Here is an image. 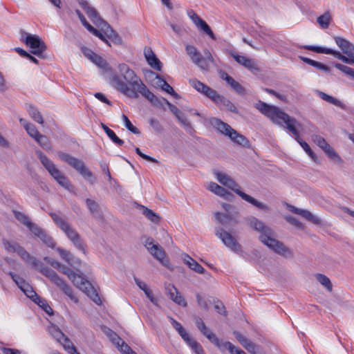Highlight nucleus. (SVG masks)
<instances>
[{"label": "nucleus", "mask_w": 354, "mask_h": 354, "mask_svg": "<svg viewBox=\"0 0 354 354\" xmlns=\"http://www.w3.org/2000/svg\"><path fill=\"white\" fill-rule=\"evenodd\" d=\"M16 253L28 265L37 269L43 275L48 278L60 290L67 295L73 302L78 303L77 297L73 294L71 287L51 268L44 266L38 259L32 257L26 250L19 246Z\"/></svg>", "instance_id": "3"}, {"label": "nucleus", "mask_w": 354, "mask_h": 354, "mask_svg": "<svg viewBox=\"0 0 354 354\" xmlns=\"http://www.w3.org/2000/svg\"><path fill=\"white\" fill-rule=\"evenodd\" d=\"M201 333L205 335L212 343H213L215 346H219V343L221 341L218 339V338L216 336L214 333L211 332L207 327L205 328V330H203Z\"/></svg>", "instance_id": "46"}, {"label": "nucleus", "mask_w": 354, "mask_h": 354, "mask_svg": "<svg viewBox=\"0 0 354 354\" xmlns=\"http://www.w3.org/2000/svg\"><path fill=\"white\" fill-rule=\"evenodd\" d=\"M122 118L124 122L125 127H127V129L129 131H130L131 132H132L133 133H134L136 135H139L140 133V131H139V129L132 124V123L129 120V118H127V115L123 114Z\"/></svg>", "instance_id": "49"}, {"label": "nucleus", "mask_w": 354, "mask_h": 354, "mask_svg": "<svg viewBox=\"0 0 354 354\" xmlns=\"http://www.w3.org/2000/svg\"><path fill=\"white\" fill-rule=\"evenodd\" d=\"M317 23L322 28H327L330 21V15L328 12H325L317 19Z\"/></svg>", "instance_id": "40"}, {"label": "nucleus", "mask_w": 354, "mask_h": 354, "mask_svg": "<svg viewBox=\"0 0 354 354\" xmlns=\"http://www.w3.org/2000/svg\"><path fill=\"white\" fill-rule=\"evenodd\" d=\"M81 50L84 55L90 60L96 55L92 50L84 46L82 47Z\"/></svg>", "instance_id": "62"}, {"label": "nucleus", "mask_w": 354, "mask_h": 354, "mask_svg": "<svg viewBox=\"0 0 354 354\" xmlns=\"http://www.w3.org/2000/svg\"><path fill=\"white\" fill-rule=\"evenodd\" d=\"M122 81L118 75H113L110 84L118 91L129 97L138 98L139 93L150 101L153 105L163 107L167 99L158 97L151 92L128 65L120 64L118 66Z\"/></svg>", "instance_id": "1"}, {"label": "nucleus", "mask_w": 354, "mask_h": 354, "mask_svg": "<svg viewBox=\"0 0 354 354\" xmlns=\"http://www.w3.org/2000/svg\"><path fill=\"white\" fill-rule=\"evenodd\" d=\"M14 214L15 218L25 225L31 231L32 234L38 237L44 244L48 247L54 248L55 243L53 239L46 234V232L39 227L37 224L33 223L30 218L25 214L15 211Z\"/></svg>", "instance_id": "9"}, {"label": "nucleus", "mask_w": 354, "mask_h": 354, "mask_svg": "<svg viewBox=\"0 0 354 354\" xmlns=\"http://www.w3.org/2000/svg\"><path fill=\"white\" fill-rule=\"evenodd\" d=\"M212 124L219 133L230 138V140L234 143H236L244 147H248L250 146V142L248 138H246L242 134L238 133L228 124L221 121L219 119L213 118L212 120Z\"/></svg>", "instance_id": "10"}, {"label": "nucleus", "mask_w": 354, "mask_h": 354, "mask_svg": "<svg viewBox=\"0 0 354 354\" xmlns=\"http://www.w3.org/2000/svg\"><path fill=\"white\" fill-rule=\"evenodd\" d=\"M204 95L211 99L216 104H218L222 96L210 87L207 88Z\"/></svg>", "instance_id": "47"}, {"label": "nucleus", "mask_w": 354, "mask_h": 354, "mask_svg": "<svg viewBox=\"0 0 354 354\" xmlns=\"http://www.w3.org/2000/svg\"><path fill=\"white\" fill-rule=\"evenodd\" d=\"M28 113L31 118L39 124L44 123V119L39 111L33 106H30L28 109Z\"/></svg>", "instance_id": "45"}, {"label": "nucleus", "mask_w": 354, "mask_h": 354, "mask_svg": "<svg viewBox=\"0 0 354 354\" xmlns=\"http://www.w3.org/2000/svg\"><path fill=\"white\" fill-rule=\"evenodd\" d=\"M316 279L317 281L324 286L328 290H332V283L328 277L322 274H317L316 275Z\"/></svg>", "instance_id": "44"}, {"label": "nucleus", "mask_w": 354, "mask_h": 354, "mask_svg": "<svg viewBox=\"0 0 354 354\" xmlns=\"http://www.w3.org/2000/svg\"><path fill=\"white\" fill-rule=\"evenodd\" d=\"M4 248L9 252H16L20 245L15 242H10L6 239L3 240Z\"/></svg>", "instance_id": "51"}, {"label": "nucleus", "mask_w": 354, "mask_h": 354, "mask_svg": "<svg viewBox=\"0 0 354 354\" xmlns=\"http://www.w3.org/2000/svg\"><path fill=\"white\" fill-rule=\"evenodd\" d=\"M135 151L136 152V153L140 156L141 158H142L143 159L146 160H148V161H150V162H158V160L148 155H146L145 153H143L141 150L140 149V148L138 147H136L135 149Z\"/></svg>", "instance_id": "58"}, {"label": "nucleus", "mask_w": 354, "mask_h": 354, "mask_svg": "<svg viewBox=\"0 0 354 354\" xmlns=\"http://www.w3.org/2000/svg\"><path fill=\"white\" fill-rule=\"evenodd\" d=\"M221 351H223L224 350H228L232 354H236L237 351H240L241 349L238 347L234 346L230 342H221L219 343V346H217Z\"/></svg>", "instance_id": "36"}, {"label": "nucleus", "mask_w": 354, "mask_h": 354, "mask_svg": "<svg viewBox=\"0 0 354 354\" xmlns=\"http://www.w3.org/2000/svg\"><path fill=\"white\" fill-rule=\"evenodd\" d=\"M319 97L323 100L326 101L327 102H329L332 104H334L337 106L343 107V105L340 101H339L337 99L333 97V96H330L322 91H319Z\"/></svg>", "instance_id": "39"}, {"label": "nucleus", "mask_w": 354, "mask_h": 354, "mask_svg": "<svg viewBox=\"0 0 354 354\" xmlns=\"http://www.w3.org/2000/svg\"><path fill=\"white\" fill-rule=\"evenodd\" d=\"M254 106L261 113L270 118L274 124L281 126L285 124L286 128L295 136V140L313 160L316 162L318 161V158L310 149L308 143L299 138V131L295 127V125L297 124V121L295 118L290 117L277 106L269 105L261 101L257 103Z\"/></svg>", "instance_id": "2"}, {"label": "nucleus", "mask_w": 354, "mask_h": 354, "mask_svg": "<svg viewBox=\"0 0 354 354\" xmlns=\"http://www.w3.org/2000/svg\"><path fill=\"white\" fill-rule=\"evenodd\" d=\"M301 59L306 63L318 68L319 70L324 71L326 73L330 72V68L326 65L323 64L321 62L313 60L311 59H309L308 57H301Z\"/></svg>", "instance_id": "32"}, {"label": "nucleus", "mask_w": 354, "mask_h": 354, "mask_svg": "<svg viewBox=\"0 0 354 354\" xmlns=\"http://www.w3.org/2000/svg\"><path fill=\"white\" fill-rule=\"evenodd\" d=\"M173 301L178 304L179 306H182L184 307L187 306L186 301L185 300L183 297L179 293V292H178L177 294L176 295Z\"/></svg>", "instance_id": "63"}, {"label": "nucleus", "mask_w": 354, "mask_h": 354, "mask_svg": "<svg viewBox=\"0 0 354 354\" xmlns=\"http://www.w3.org/2000/svg\"><path fill=\"white\" fill-rule=\"evenodd\" d=\"M216 179L220 183L233 190L243 200L250 203L258 209L264 211L270 210V208L267 205L257 201L254 198L240 190L239 185L230 176L218 172L216 173Z\"/></svg>", "instance_id": "6"}, {"label": "nucleus", "mask_w": 354, "mask_h": 354, "mask_svg": "<svg viewBox=\"0 0 354 354\" xmlns=\"http://www.w3.org/2000/svg\"><path fill=\"white\" fill-rule=\"evenodd\" d=\"M145 56L148 64L155 70L160 71L162 68V63L157 58L151 48L145 50Z\"/></svg>", "instance_id": "23"}, {"label": "nucleus", "mask_w": 354, "mask_h": 354, "mask_svg": "<svg viewBox=\"0 0 354 354\" xmlns=\"http://www.w3.org/2000/svg\"><path fill=\"white\" fill-rule=\"evenodd\" d=\"M49 333L51 335L59 342H62V340L66 336L59 328L54 324H52L48 328Z\"/></svg>", "instance_id": "33"}, {"label": "nucleus", "mask_w": 354, "mask_h": 354, "mask_svg": "<svg viewBox=\"0 0 354 354\" xmlns=\"http://www.w3.org/2000/svg\"><path fill=\"white\" fill-rule=\"evenodd\" d=\"M216 221L223 225L224 227H229L238 223L237 216L238 212L234 213H220L215 212L214 214Z\"/></svg>", "instance_id": "21"}, {"label": "nucleus", "mask_w": 354, "mask_h": 354, "mask_svg": "<svg viewBox=\"0 0 354 354\" xmlns=\"http://www.w3.org/2000/svg\"><path fill=\"white\" fill-rule=\"evenodd\" d=\"M216 235L222 242L232 251L239 253L241 251V247L236 239L223 228H218L216 230Z\"/></svg>", "instance_id": "16"}, {"label": "nucleus", "mask_w": 354, "mask_h": 354, "mask_svg": "<svg viewBox=\"0 0 354 354\" xmlns=\"http://www.w3.org/2000/svg\"><path fill=\"white\" fill-rule=\"evenodd\" d=\"M313 142L328 155V158L335 160L339 163L343 162L342 158L335 152V151L328 144L326 140L320 136L314 135L312 136Z\"/></svg>", "instance_id": "15"}, {"label": "nucleus", "mask_w": 354, "mask_h": 354, "mask_svg": "<svg viewBox=\"0 0 354 354\" xmlns=\"http://www.w3.org/2000/svg\"><path fill=\"white\" fill-rule=\"evenodd\" d=\"M21 40L32 49L31 53L39 57H42V54L46 50V46L39 37L28 34L25 31H21Z\"/></svg>", "instance_id": "14"}, {"label": "nucleus", "mask_w": 354, "mask_h": 354, "mask_svg": "<svg viewBox=\"0 0 354 354\" xmlns=\"http://www.w3.org/2000/svg\"><path fill=\"white\" fill-rule=\"evenodd\" d=\"M35 304H38L47 314L53 315V310L52 308L47 304L46 301L39 297L36 292L35 296L29 297Z\"/></svg>", "instance_id": "27"}, {"label": "nucleus", "mask_w": 354, "mask_h": 354, "mask_svg": "<svg viewBox=\"0 0 354 354\" xmlns=\"http://www.w3.org/2000/svg\"><path fill=\"white\" fill-rule=\"evenodd\" d=\"M58 158L63 162H66L75 169H76L85 179L88 180L91 184L95 183V180L93 178L92 172L86 167L84 162L68 153L63 151L57 153Z\"/></svg>", "instance_id": "11"}, {"label": "nucleus", "mask_w": 354, "mask_h": 354, "mask_svg": "<svg viewBox=\"0 0 354 354\" xmlns=\"http://www.w3.org/2000/svg\"><path fill=\"white\" fill-rule=\"evenodd\" d=\"M60 272L66 274L68 279H70L71 277H73L72 276L74 274L75 272L71 269L70 268L64 266V265H62L61 263V266L59 267V269H57Z\"/></svg>", "instance_id": "56"}, {"label": "nucleus", "mask_w": 354, "mask_h": 354, "mask_svg": "<svg viewBox=\"0 0 354 354\" xmlns=\"http://www.w3.org/2000/svg\"><path fill=\"white\" fill-rule=\"evenodd\" d=\"M176 118L184 128L187 129H192L189 122L182 112L178 115V117H176Z\"/></svg>", "instance_id": "55"}, {"label": "nucleus", "mask_w": 354, "mask_h": 354, "mask_svg": "<svg viewBox=\"0 0 354 354\" xmlns=\"http://www.w3.org/2000/svg\"><path fill=\"white\" fill-rule=\"evenodd\" d=\"M183 262L190 268L191 270L195 271L199 274H203L205 270L203 267L200 265L197 261H196L194 259L189 257L188 254L183 255Z\"/></svg>", "instance_id": "25"}, {"label": "nucleus", "mask_w": 354, "mask_h": 354, "mask_svg": "<svg viewBox=\"0 0 354 354\" xmlns=\"http://www.w3.org/2000/svg\"><path fill=\"white\" fill-rule=\"evenodd\" d=\"M35 140L46 151H49L53 149L50 142L46 136L40 133Z\"/></svg>", "instance_id": "31"}, {"label": "nucleus", "mask_w": 354, "mask_h": 354, "mask_svg": "<svg viewBox=\"0 0 354 354\" xmlns=\"http://www.w3.org/2000/svg\"><path fill=\"white\" fill-rule=\"evenodd\" d=\"M36 154L43 166L57 183L66 189L72 191L73 185L62 172L56 167L55 165L41 151H36Z\"/></svg>", "instance_id": "8"}, {"label": "nucleus", "mask_w": 354, "mask_h": 354, "mask_svg": "<svg viewBox=\"0 0 354 354\" xmlns=\"http://www.w3.org/2000/svg\"><path fill=\"white\" fill-rule=\"evenodd\" d=\"M217 106L221 107L223 106L228 111L234 113H238V110L235 105L228 99L225 98L223 96H221L220 100L218 101Z\"/></svg>", "instance_id": "29"}, {"label": "nucleus", "mask_w": 354, "mask_h": 354, "mask_svg": "<svg viewBox=\"0 0 354 354\" xmlns=\"http://www.w3.org/2000/svg\"><path fill=\"white\" fill-rule=\"evenodd\" d=\"M187 15L192 19L193 23L200 28L204 32L209 35L212 39H214L215 36L208 24L203 20L193 10L187 11Z\"/></svg>", "instance_id": "18"}, {"label": "nucleus", "mask_w": 354, "mask_h": 354, "mask_svg": "<svg viewBox=\"0 0 354 354\" xmlns=\"http://www.w3.org/2000/svg\"><path fill=\"white\" fill-rule=\"evenodd\" d=\"M335 41L337 45L339 47L345 56L341 54L339 51L334 50L331 48H327L319 46H305L304 48L317 53H325L333 55L338 59L344 63L353 65L354 64V45L348 40L340 37H335Z\"/></svg>", "instance_id": "5"}, {"label": "nucleus", "mask_w": 354, "mask_h": 354, "mask_svg": "<svg viewBox=\"0 0 354 354\" xmlns=\"http://www.w3.org/2000/svg\"><path fill=\"white\" fill-rule=\"evenodd\" d=\"M185 50L187 54L189 56L192 61L197 65L201 70L207 71L208 65L205 63L203 57L197 48L192 45H186Z\"/></svg>", "instance_id": "17"}, {"label": "nucleus", "mask_w": 354, "mask_h": 354, "mask_svg": "<svg viewBox=\"0 0 354 354\" xmlns=\"http://www.w3.org/2000/svg\"><path fill=\"white\" fill-rule=\"evenodd\" d=\"M26 131L28 134L34 140L40 134L35 126L32 124H30L29 126H28V127L26 129Z\"/></svg>", "instance_id": "53"}, {"label": "nucleus", "mask_w": 354, "mask_h": 354, "mask_svg": "<svg viewBox=\"0 0 354 354\" xmlns=\"http://www.w3.org/2000/svg\"><path fill=\"white\" fill-rule=\"evenodd\" d=\"M50 216L56 225L64 232L68 239L78 250L85 253V245L78 232L59 214L51 212Z\"/></svg>", "instance_id": "7"}, {"label": "nucleus", "mask_w": 354, "mask_h": 354, "mask_svg": "<svg viewBox=\"0 0 354 354\" xmlns=\"http://www.w3.org/2000/svg\"><path fill=\"white\" fill-rule=\"evenodd\" d=\"M161 88L176 98L179 97V95L174 91L173 88L167 82L164 83V85Z\"/></svg>", "instance_id": "61"}, {"label": "nucleus", "mask_w": 354, "mask_h": 354, "mask_svg": "<svg viewBox=\"0 0 354 354\" xmlns=\"http://www.w3.org/2000/svg\"><path fill=\"white\" fill-rule=\"evenodd\" d=\"M335 67L338 70L341 71L342 72H343L349 78L354 80V69H353L352 68L339 63H336L335 64Z\"/></svg>", "instance_id": "41"}, {"label": "nucleus", "mask_w": 354, "mask_h": 354, "mask_svg": "<svg viewBox=\"0 0 354 354\" xmlns=\"http://www.w3.org/2000/svg\"><path fill=\"white\" fill-rule=\"evenodd\" d=\"M189 84L197 91L201 93L203 95H205L206 91L209 88L208 86H207L206 84H203V82H201L196 79L190 80Z\"/></svg>", "instance_id": "38"}, {"label": "nucleus", "mask_w": 354, "mask_h": 354, "mask_svg": "<svg viewBox=\"0 0 354 354\" xmlns=\"http://www.w3.org/2000/svg\"><path fill=\"white\" fill-rule=\"evenodd\" d=\"M140 209L142 210L143 215H145L151 221L155 223H157L160 221V218L159 215L153 212L151 209L143 205H140Z\"/></svg>", "instance_id": "28"}, {"label": "nucleus", "mask_w": 354, "mask_h": 354, "mask_svg": "<svg viewBox=\"0 0 354 354\" xmlns=\"http://www.w3.org/2000/svg\"><path fill=\"white\" fill-rule=\"evenodd\" d=\"M196 354H205L202 346L190 337L185 341Z\"/></svg>", "instance_id": "34"}, {"label": "nucleus", "mask_w": 354, "mask_h": 354, "mask_svg": "<svg viewBox=\"0 0 354 354\" xmlns=\"http://www.w3.org/2000/svg\"><path fill=\"white\" fill-rule=\"evenodd\" d=\"M245 220L247 224L251 228L261 234L259 236L261 242L281 256L285 257H292L293 256V252L290 249L282 242L273 238L274 235L273 230L266 225L262 221L254 216L248 217Z\"/></svg>", "instance_id": "4"}, {"label": "nucleus", "mask_w": 354, "mask_h": 354, "mask_svg": "<svg viewBox=\"0 0 354 354\" xmlns=\"http://www.w3.org/2000/svg\"><path fill=\"white\" fill-rule=\"evenodd\" d=\"M290 210L295 214L302 216L307 221H308L315 225H319L322 222L321 219L319 217L315 216L314 214H313L310 212H309L308 210L299 209V208H297L293 206L291 207Z\"/></svg>", "instance_id": "22"}, {"label": "nucleus", "mask_w": 354, "mask_h": 354, "mask_svg": "<svg viewBox=\"0 0 354 354\" xmlns=\"http://www.w3.org/2000/svg\"><path fill=\"white\" fill-rule=\"evenodd\" d=\"M86 204L92 214L97 215L99 214L100 207L96 201L90 198H87L86 199Z\"/></svg>", "instance_id": "43"}, {"label": "nucleus", "mask_w": 354, "mask_h": 354, "mask_svg": "<svg viewBox=\"0 0 354 354\" xmlns=\"http://www.w3.org/2000/svg\"><path fill=\"white\" fill-rule=\"evenodd\" d=\"M64 349L69 353L73 354V353H76V348L72 343V342L66 336L63 338L62 342H59Z\"/></svg>", "instance_id": "42"}, {"label": "nucleus", "mask_w": 354, "mask_h": 354, "mask_svg": "<svg viewBox=\"0 0 354 354\" xmlns=\"http://www.w3.org/2000/svg\"><path fill=\"white\" fill-rule=\"evenodd\" d=\"M79 3L91 20L98 26H100L102 30L109 39L113 36L115 31L108 23L101 19L97 10L90 6L88 1L86 0H80Z\"/></svg>", "instance_id": "12"}, {"label": "nucleus", "mask_w": 354, "mask_h": 354, "mask_svg": "<svg viewBox=\"0 0 354 354\" xmlns=\"http://www.w3.org/2000/svg\"><path fill=\"white\" fill-rule=\"evenodd\" d=\"M230 55L235 59L237 63L243 66L250 71L253 73L259 71V68L254 59H250L245 56L239 55L233 52L230 53Z\"/></svg>", "instance_id": "20"}, {"label": "nucleus", "mask_w": 354, "mask_h": 354, "mask_svg": "<svg viewBox=\"0 0 354 354\" xmlns=\"http://www.w3.org/2000/svg\"><path fill=\"white\" fill-rule=\"evenodd\" d=\"M144 245L147 249V250L150 252L153 249H156V246L158 243H154L153 239L151 237L146 238L144 241Z\"/></svg>", "instance_id": "57"}, {"label": "nucleus", "mask_w": 354, "mask_h": 354, "mask_svg": "<svg viewBox=\"0 0 354 354\" xmlns=\"http://www.w3.org/2000/svg\"><path fill=\"white\" fill-rule=\"evenodd\" d=\"M91 61L95 64H96L100 68H102L106 71L111 70V67L109 66L107 62L97 54L93 57V59Z\"/></svg>", "instance_id": "35"}, {"label": "nucleus", "mask_w": 354, "mask_h": 354, "mask_svg": "<svg viewBox=\"0 0 354 354\" xmlns=\"http://www.w3.org/2000/svg\"><path fill=\"white\" fill-rule=\"evenodd\" d=\"M208 189L215 194L222 196L226 199H230L233 196V195L230 192L227 191L225 188L214 182L209 183Z\"/></svg>", "instance_id": "26"}, {"label": "nucleus", "mask_w": 354, "mask_h": 354, "mask_svg": "<svg viewBox=\"0 0 354 354\" xmlns=\"http://www.w3.org/2000/svg\"><path fill=\"white\" fill-rule=\"evenodd\" d=\"M234 335L242 346H244L249 340L246 337L237 331L234 332Z\"/></svg>", "instance_id": "64"}, {"label": "nucleus", "mask_w": 354, "mask_h": 354, "mask_svg": "<svg viewBox=\"0 0 354 354\" xmlns=\"http://www.w3.org/2000/svg\"><path fill=\"white\" fill-rule=\"evenodd\" d=\"M169 319L171 321L172 326L178 331V334L184 341H185L189 337V334L186 332V330L182 326L180 323H179L172 317H169Z\"/></svg>", "instance_id": "30"}, {"label": "nucleus", "mask_w": 354, "mask_h": 354, "mask_svg": "<svg viewBox=\"0 0 354 354\" xmlns=\"http://www.w3.org/2000/svg\"><path fill=\"white\" fill-rule=\"evenodd\" d=\"M149 124L153 129L154 131L157 133H160L163 131V127L160 122L156 118H150L149 120Z\"/></svg>", "instance_id": "52"}, {"label": "nucleus", "mask_w": 354, "mask_h": 354, "mask_svg": "<svg viewBox=\"0 0 354 354\" xmlns=\"http://www.w3.org/2000/svg\"><path fill=\"white\" fill-rule=\"evenodd\" d=\"M156 259L159 261L164 266L169 267V261L166 258V254L162 247L158 244L156 246V249H153L149 252Z\"/></svg>", "instance_id": "24"}, {"label": "nucleus", "mask_w": 354, "mask_h": 354, "mask_svg": "<svg viewBox=\"0 0 354 354\" xmlns=\"http://www.w3.org/2000/svg\"><path fill=\"white\" fill-rule=\"evenodd\" d=\"M72 277L70 280L77 288L85 292L95 304L98 305L102 304L100 297L88 281L75 272Z\"/></svg>", "instance_id": "13"}, {"label": "nucleus", "mask_w": 354, "mask_h": 354, "mask_svg": "<svg viewBox=\"0 0 354 354\" xmlns=\"http://www.w3.org/2000/svg\"><path fill=\"white\" fill-rule=\"evenodd\" d=\"M189 84L197 91L201 93L203 95H205L206 91L209 88L208 86H207L206 84H203V82H201L196 79L190 80Z\"/></svg>", "instance_id": "37"}, {"label": "nucleus", "mask_w": 354, "mask_h": 354, "mask_svg": "<svg viewBox=\"0 0 354 354\" xmlns=\"http://www.w3.org/2000/svg\"><path fill=\"white\" fill-rule=\"evenodd\" d=\"M230 87L238 94L243 95L245 93V88L235 80H232L229 84Z\"/></svg>", "instance_id": "50"}, {"label": "nucleus", "mask_w": 354, "mask_h": 354, "mask_svg": "<svg viewBox=\"0 0 354 354\" xmlns=\"http://www.w3.org/2000/svg\"><path fill=\"white\" fill-rule=\"evenodd\" d=\"M56 250L59 252V254L61 256V257L66 262H67L68 263L71 264V261L73 259V256L72 255V254L69 251H68L66 250H64V249H63L62 248H57Z\"/></svg>", "instance_id": "48"}, {"label": "nucleus", "mask_w": 354, "mask_h": 354, "mask_svg": "<svg viewBox=\"0 0 354 354\" xmlns=\"http://www.w3.org/2000/svg\"><path fill=\"white\" fill-rule=\"evenodd\" d=\"M165 290L169 298L173 301L175 298L176 295L178 292L177 288L174 285L168 284L165 287Z\"/></svg>", "instance_id": "54"}, {"label": "nucleus", "mask_w": 354, "mask_h": 354, "mask_svg": "<svg viewBox=\"0 0 354 354\" xmlns=\"http://www.w3.org/2000/svg\"><path fill=\"white\" fill-rule=\"evenodd\" d=\"M88 30L91 32L92 34H93L94 35H95L96 37H99L101 40H102L103 41L106 42V44H109V41L108 40L105 38V37L104 36L103 34H102L98 30H97L96 28H95L94 27H93L91 26V29H88Z\"/></svg>", "instance_id": "60"}, {"label": "nucleus", "mask_w": 354, "mask_h": 354, "mask_svg": "<svg viewBox=\"0 0 354 354\" xmlns=\"http://www.w3.org/2000/svg\"><path fill=\"white\" fill-rule=\"evenodd\" d=\"M76 14L77 15L82 25L88 30L91 29V25L87 22L84 16L82 14V12L79 10H75Z\"/></svg>", "instance_id": "59"}, {"label": "nucleus", "mask_w": 354, "mask_h": 354, "mask_svg": "<svg viewBox=\"0 0 354 354\" xmlns=\"http://www.w3.org/2000/svg\"><path fill=\"white\" fill-rule=\"evenodd\" d=\"M9 275L11 277L12 280L17 285L19 288L24 292V293L28 297H32V295L35 296V291L26 281L21 278L19 275L15 274L12 272H9Z\"/></svg>", "instance_id": "19"}]
</instances>
